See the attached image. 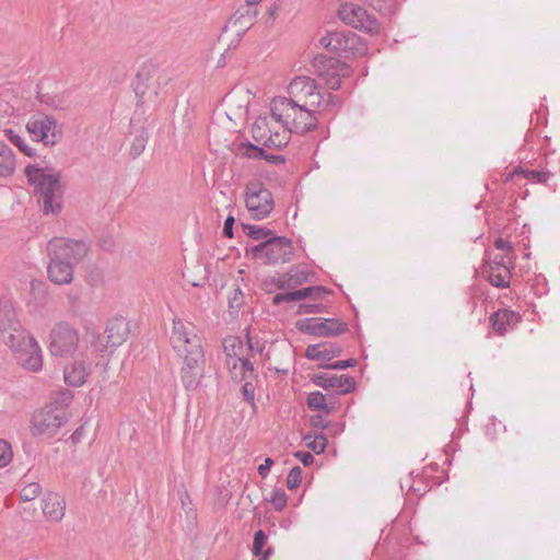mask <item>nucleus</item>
<instances>
[{
    "mask_svg": "<svg viewBox=\"0 0 560 560\" xmlns=\"http://www.w3.org/2000/svg\"><path fill=\"white\" fill-rule=\"evenodd\" d=\"M89 247L82 241L55 237L47 244L49 264L48 278L56 284H69L73 279V268L88 254Z\"/></svg>",
    "mask_w": 560,
    "mask_h": 560,
    "instance_id": "nucleus-1",
    "label": "nucleus"
},
{
    "mask_svg": "<svg viewBox=\"0 0 560 560\" xmlns=\"http://www.w3.org/2000/svg\"><path fill=\"white\" fill-rule=\"evenodd\" d=\"M25 176L28 183L34 186L37 202L43 213H59L62 201L60 173L49 167L27 165L25 167Z\"/></svg>",
    "mask_w": 560,
    "mask_h": 560,
    "instance_id": "nucleus-2",
    "label": "nucleus"
},
{
    "mask_svg": "<svg viewBox=\"0 0 560 560\" xmlns=\"http://www.w3.org/2000/svg\"><path fill=\"white\" fill-rule=\"evenodd\" d=\"M289 95L299 107L318 108L330 110L336 107L339 100L331 93L323 94L314 79L310 77H296L288 88Z\"/></svg>",
    "mask_w": 560,
    "mask_h": 560,
    "instance_id": "nucleus-3",
    "label": "nucleus"
},
{
    "mask_svg": "<svg viewBox=\"0 0 560 560\" xmlns=\"http://www.w3.org/2000/svg\"><path fill=\"white\" fill-rule=\"evenodd\" d=\"M171 343L182 359H205L201 338L191 323L175 318L173 320Z\"/></svg>",
    "mask_w": 560,
    "mask_h": 560,
    "instance_id": "nucleus-4",
    "label": "nucleus"
},
{
    "mask_svg": "<svg viewBox=\"0 0 560 560\" xmlns=\"http://www.w3.org/2000/svg\"><path fill=\"white\" fill-rule=\"evenodd\" d=\"M5 340L19 365L24 370L37 373L43 369V352L35 337L27 331Z\"/></svg>",
    "mask_w": 560,
    "mask_h": 560,
    "instance_id": "nucleus-5",
    "label": "nucleus"
},
{
    "mask_svg": "<svg viewBox=\"0 0 560 560\" xmlns=\"http://www.w3.org/2000/svg\"><path fill=\"white\" fill-rule=\"evenodd\" d=\"M255 259H261L267 265L285 264L292 260L294 247L292 241L285 236H271L258 245L247 249Z\"/></svg>",
    "mask_w": 560,
    "mask_h": 560,
    "instance_id": "nucleus-6",
    "label": "nucleus"
},
{
    "mask_svg": "<svg viewBox=\"0 0 560 560\" xmlns=\"http://www.w3.org/2000/svg\"><path fill=\"white\" fill-rule=\"evenodd\" d=\"M67 421L68 413L65 408L48 405L33 413L30 431L35 438L51 439Z\"/></svg>",
    "mask_w": 560,
    "mask_h": 560,
    "instance_id": "nucleus-7",
    "label": "nucleus"
},
{
    "mask_svg": "<svg viewBox=\"0 0 560 560\" xmlns=\"http://www.w3.org/2000/svg\"><path fill=\"white\" fill-rule=\"evenodd\" d=\"M25 128L33 141L42 142L45 147L56 145L62 137L58 120L43 113L31 116Z\"/></svg>",
    "mask_w": 560,
    "mask_h": 560,
    "instance_id": "nucleus-8",
    "label": "nucleus"
},
{
    "mask_svg": "<svg viewBox=\"0 0 560 560\" xmlns=\"http://www.w3.org/2000/svg\"><path fill=\"white\" fill-rule=\"evenodd\" d=\"M79 346V332L67 322L56 323L49 332L48 350L52 357H70Z\"/></svg>",
    "mask_w": 560,
    "mask_h": 560,
    "instance_id": "nucleus-9",
    "label": "nucleus"
},
{
    "mask_svg": "<svg viewBox=\"0 0 560 560\" xmlns=\"http://www.w3.org/2000/svg\"><path fill=\"white\" fill-rule=\"evenodd\" d=\"M319 43L325 49L341 57L364 55L366 51L361 37L350 31L328 32L326 36L319 39Z\"/></svg>",
    "mask_w": 560,
    "mask_h": 560,
    "instance_id": "nucleus-10",
    "label": "nucleus"
},
{
    "mask_svg": "<svg viewBox=\"0 0 560 560\" xmlns=\"http://www.w3.org/2000/svg\"><path fill=\"white\" fill-rule=\"evenodd\" d=\"M245 206L253 219L262 220L275 208L272 194L262 184L250 183L246 186Z\"/></svg>",
    "mask_w": 560,
    "mask_h": 560,
    "instance_id": "nucleus-11",
    "label": "nucleus"
},
{
    "mask_svg": "<svg viewBox=\"0 0 560 560\" xmlns=\"http://www.w3.org/2000/svg\"><path fill=\"white\" fill-rule=\"evenodd\" d=\"M338 14L343 23L361 32L374 35L381 30L376 18L359 4L345 3L340 5Z\"/></svg>",
    "mask_w": 560,
    "mask_h": 560,
    "instance_id": "nucleus-12",
    "label": "nucleus"
},
{
    "mask_svg": "<svg viewBox=\"0 0 560 560\" xmlns=\"http://www.w3.org/2000/svg\"><path fill=\"white\" fill-rule=\"evenodd\" d=\"M315 73L325 82L328 89L339 90L341 77L348 73V66L334 57L317 55L313 60Z\"/></svg>",
    "mask_w": 560,
    "mask_h": 560,
    "instance_id": "nucleus-13",
    "label": "nucleus"
},
{
    "mask_svg": "<svg viewBox=\"0 0 560 560\" xmlns=\"http://www.w3.org/2000/svg\"><path fill=\"white\" fill-rule=\"evenodd\" d=\"M298 329L315 337H335L348 330V325L338 318H305L299 320Z\"/></svg>",
    "mask_w": 560,
    "mask_h": 560,
    "instance_id": "nucleus-14",
    "label": "nucleus"
},
{
    "mask_svg": "<svg viewBox=\"0 0 560 560\" xmlns=\"http://www.w3.org/2000/svg\"><path fill=\"white\" fill-rule=\"evenodd\" d=\"M0 331L3 335V341L14 339L16 335H23L26 330L16 318L12 303L8 300L0 301Z\"/></svg>",
    "mask_w": 560,
    "mask_h": 560,
    "instance_id": "nucleus-15",
    "label": "nucleus"
},
{
    "mask_svg": "<svg viewBox=\"0 0 560 560\" xmlns=\"http://www.w3.org/2000/svg\"><path fill=\"white\" fill-rule=\"evenodd\" d=\"M180 380L187 390H195L205 374V359H182Z\"/></svg>",
    "mask_w": 560,
    "mask_h": 560,
    "instance_id": "nucleus-16",
    "label": "nucleus"
},
{
    "mask_svg": "<svg viewBox=\"0 0 560 560\" xmlns=\"http://www.w3.org/2000/svg\"><path fill=\"white\" fill-rule=\"evenodd\" d=\"M314 383L325 389H332L338 394H347L354 389L355 381L349 375H335L323 373L315 375Z\"/></svg>",
    "mask_w": 560,
    "mask_h": 560,
    "instance_id": "nucleus-17",
    "label": "nucleus"
},
{
    "mask_svg": "<svg viewBox=\"0 0 560 560\" xmlns=\"http://www.w3.org/2000/svg\"><path fill=\"white\" fill-rule=\"evenodd\" d=\"M316 108L296 106L294 114L289 120V130L301 135L307 133L316 128L317 119L314 116Z\"/></svg>",
    "mask_w": 560,
    "mask_h": 560,
    "instance_id": "nucleus-18",
    "label": "nucleus"
},
{
    "mask_svg": "<svg viewBox=\"0 0 560 560\" xmlns=\"http://www.w3.org/2000/svg\"><path fill=\"white\" fill-rule=\"evenodd\" d=\"M42 510L48 522L59 523L66 514V501L57 492H48L42 500Z\"/></svg>",
    "mask_w": 560,
    "mask_h": 560,
    "instance_id": "nucleus-19",
    "label": "nucleus"
},
{
    "mask_svg": "<svg viewBox=\"0 0 560 560\" xmlns=\"http://www.w3.org/2000/svg\"><path fill=\"white\" fill-rule=\"evenodd\" d=\"M105 334L107 346L117 348L128 338L129 323L124 317H115L108 322Z\"/></svg>",
    "mask_w": 560,
    "mask_h": 560,
    "instance_id": "nucleus-20",
    "label": "nucleus"
},
{
    "mask_svg": "<svg viewBox=\"0 0 560 560\" xmlns=\"http://www.w3.org/2000/svg\"><path fill=\"white\" fill-rule=\"evenodd\" d=\"M296 105L292 102L291 97L277 96L270 103L271 117L283 128H289V120L291 115L294 114Z\"/></svg>",
    "mask_w": 560,
    "mask_h": 560,
    "instance_id": "nucleus-21",
    "label": "nucleus"
},
{
    "mask_svg": "<svg viewBox=\"0 0 560 560\" xmlns=\"http://www.w3.org/2000/svg\"><path fill=\"white\" fill-rule=\"evenodd\" d=\"M341 352L342 348L335 342H320L307 346L305 357L313 361H330Z\"/></svg>",
    "mask_w": 560,
    "mask_h": 560,
    "instance_id": "nucleus-22",
    "label": "nucleus"
},
{
    "mask_svg": "<svg viewBox=\"0 0 560 560\" xmlns=\"http://www.w3.org/2000/svg\"><path fill=\"white\" fill-rule=\"evenodd\" d=\"M248 348H245L242 339L240 337L230 336L223 340V349L224 353L231 362L240 361L241 359L246 358L245 352L247 350L252 351L254 346L252 343V339L247 337Z\"/></svg>",
    "mask_w": 560,
    "mask_h": 560,
    "instance_id": "nucleus-23",
    "label": "nucleus"
},
{
    "mask_svg": "<svg viewBox=\"0 0 560 560\" xmlns=\"http://www.w3.org/2000/svg\"><path fill=\"white\" fill-rule=\"evenodd\" d=\"M89 375L88 365L84 361H74L63 370L65 382L73 387L82 386Z\"/></svg>",
    "mask_w": 560,
    "mask_h": 560,
    "instance_id": "nucleus-24",
    "label": "nucleus"
},
{
    "mask_svg": "<svg viewBox=\"0 0 560 560\" xmlns=\"http://www.w3.org/2000/svg\"><path fill=\"white\" fill-rule=\"evenodd\" d=\"M491 327L500 335L506 332L508 327L515 325L520 320V315L510 310H499L490 318Z\"/></svg>",
    "mask_w": 560,
    "mask_h": 560,
    "instance_id": "nucleus-25",
    "label": "nucleus"
},
{
    "mask_svg": "<svg viewBox=\"0 0 560 560\" xmlns=\"http://www.w3.org/2000/svg\"><path fill=\"white\" fill-rule=\"evenodd\" d=\"M308 279V272L305 269L293 267L289 272L280 276L276 281V285L280 290H291L303 284Z\"/></svg>",
    "mask_w": 560,
    "mask_h": 560,
    "instance_id": "nucleus-26",
    "label": "nucleus"
},
{
    "mask_svg": "<svg viewBox=\"0 0 560 560\" xmlns=\"http://www.w3.org/2000/svg\"><path fill=\"white\" fill-rule=\"evenodd\" d=\"M226 364L230 366L232 377L240 382L252 381L254 377V366L253 363L247 359H241L240 361L231 362L226 361Z\"/></svg>",
    "mask_w": 560,
    "mask_h": 560,
    "instance_id": "nucleus-27",
    "label": "nucleus"
},
{
    "mask_svg": "<svg viewBox=\"0 0 560 560\" xmlns=\"http://www.w3.org/2000/svg\"><path fill=\"white\" fill-rule=\"evenodd\" d=\"M16 167V159L13 150L4 142L0 141V177L13 175Z\"/></svg>",
    "mask_w": 560,
    "mask_h": 560,
    "instance_id": "nucleus-28",
    "label": "nucleus"
},
{
    "mask_svg": "<svg viewBox=\"0 0 560 560\" xmlns=\"http://www.w3.org/2000/svg\"><path fill=\"white\" fill-rule=\"evenodd\" d=\"M512 269L500 268V267H487L486 272L489 282L495 287L505 289L510 287Z\"/></svg>",
    "mask_w": 560,
    "mask_h": 560,
    "instance_id": "nucleus-29",
    "label": "nucleus"
},
{
    "mask_svg": "<svg viewBox=\"0 0 560 560\" xmlns=\"http://www.w3.org/2000/svg\"><path fill=\"white\" fill-rule=\"evenodd\" d=\"M517 175H523L528 182L534 184H545L552 176V174L547 171L524 170L522 167H516L512 172V176Z\"/></svg>",
    "mask_w": 560,
    "mask_h": 560,
    "instance_id": "nucleus-30",
    "label": "nucleus"
},
{
    "mask_svg": "<svg viewBox=\"0 0 560 560\" xmlns=\"http://www.w3.org/2000/svg\"><path fill=\"white\" fill-rule=\"evenodd\" d=\"M291 139V131L287 128L283 129L282 132H275L267 135L266 140H264L262 147L269 149H282L287 147Z\"/></svg>",
    "mask_w": 560,
    "mask_h": 560,
    "instance_id": "nucleus-31",
    "label": "nucleus"
},
{
    "mask_svg": "<svg viewBox=\"0 0 560 560\" xmlns=\"http://www.w3.org/2000/svg\"><path fill=\"white\" fill-rule=\"evenodd\" d=\"M5 137L8 140L16 145L21 152H23L25 155L32 158L35 155L36 151L35 149L31 148L25 140L20 136L15 130L13 129H4L3 130Z\"/></svg>",
    "mask_w": 560,
    "mask_h": 560,
    "instance_id": "nucleus-32",
    "label": "nucleus"
},
{
    "mask_svg": "<svg viewBox=\"0 0 560 560\" xmlns=\"http://www.w3.org/2000/svg\"><path fill=\"white\" fill-rule=\"evenodd\" d=\"M258 11L257 9L252 8L247 3L237 9V11L234 13V15L230 19V24L233 26H237L238 23L242 22V19H247V22L249 25H253L255 18L257 16Z\"/></svg>",
    "mask_w": 560,
    "mask_h": 560,
    "instance_id": "nucleus-33",
    "label": "nucleus"
},
{
    "mask_svg": "<svg viewBox=\"0 0 560 560\" xmlns=\"http://www.w3.org/2000/svg\"><path fill=\"white\" fill-rule=\"evenodd\" d=\"M37 98L42 104H45L52 109L63 110V109L68 108L67 101L61 95H52L49 93H43V94H38Z\"/></svg>",
    "mask_w": 560,
    "mask_h": 560,
    "instance_id": "nucleus-34",
    "label": "nucleus"
},
{
    "mask_svg": "<svg viewBox=\"0 0 560 560\" xmlns=\"http://www.w3.org/2000/svg\"><path fill=\"white\" fill-rule=\"evenodd\" d=\"M244 230L246 231V234L256 241L260 240H268L269 237L273 236V232L269 229L258 226V225H252V224H243Z\"/></svg>",
    "mask_w": 560,
    "mask_h": 560,
    "instance_id": "nucleus-35",
    "label": "nucleus"
},
{
    "mask_svg": "<svg viewBox=\"0 0 560 560\" xmlns=\"http://www.w3.org/2000/svg\"><path fill=\"white\" fill-rule=\"evenodd\" d=\"M268 127V120L267 117H258L255 122L253 124V137L254 139L260 143L264 144V140L267 138L266 129Z\"/></svg>",
    "mask_w": 560,
    "mask_h": 560,
    "instance_id": "nucleus-36",
    "label": "nucleus"
},
{
    "mask_svg": "<svg viewBox=\"0 0 560 560\" xmlns=\"http://www.w3.org/2000/svg\"><path fill=\"white\" fill-rule=\"evenodd\" d=\"M307 406L312 410H326L330 411V408L327 407L326 397L320 392H313L307 397Z\"/></svg>",
    "mask_w": 560,
    "mask_h": 560,
    "instance_id": "nucleus-37",
    "label": "nucleus"
},
{
    "mask_svg": "<svg viewBox=\"0 0 560 560\" xmlns=\"http://www.w3.org/2000/svg\"><path fill=\"white\" fill-rule=\"evenodd\" d=\"M42 493V486L38 482H28L20 491L21 500L27 502L36 499Z\"/></svg>",
    "mask_w": 560,
    "mask_h": 560,
    "instance_id": "nucleus-38",
    "label": "nucleus"
},
{
    "mask_svg": "<svg viewBox=\"0 0 560 560\" xmlns=\"http://www.w3.org/2000/svg\"><path fill=\"white\" fill-rule=\"evenodd\" d=\"M311 438H312L311 435L304 436L307 447H310L316 454L323 453L326 450L327 443H328L326 436L323 434H319V435H315L312 440H311Z\"/></svg>",
    "mask_w": 560,
    "mask_h": 560,
    "instance_id": "nucleus-39",
    "label": "nucleus"
},
{
    "mask_svg": "<svg viewBox=\"0 0 560 560\" xmlns=\"http://www.w3.org/2000/svg\"><path fill=\"white\" fill-rule=\"evenodd\" d=\"M257 147L258 145L253 144L252 142H240V143L235 144V154L237 156L255 160Z\"/></svg>",
    "mask_w": 560,
    "mask_h": 560,
    "instance_id": "nucleus-40",
    "label": "nucleus"
},
{
    "mask_svg": "<svg viewBox=\"0 0 560 560\" xmlns=\"http://www.w3.org/2000/svg\"><path fill=\"white\" fill-rule=\"evenodd\" d=\"M325 289L323 287H307L303 288L301 290L292 291L293 301H301L307 298L313 296L314 294L319 295L320 293H324Z\"/></svg>",
    "mask_w": 560,
    "mask_h": 560,
    "instance_id": "nucleus-41",
    "label": "nucleus"
},
{
    "mask_svg": "<svg viewBox=\"0 0 560 560\" xmlns=\"http://www.w3.org/2000/svg\"><path fill=\"white\" fill-rule=\"evenodd\" d=\"M267 535L262 529H259L255 533L252 552L254 556H260L262 553L264 547L267 542Z\"/></svg>",
    "mask_w": 560,
    "mask_h": 560,
    "instance_id": "nucleus-42",
    "label": "nucleus"
},
{
    "mask_svg": "<svg viewBox=\"0 0 560 560\" xmlns=\"http://www.w3.org/2000/svg\"><path fill=\"white\" fill-rule=\"evenodd\" d=\"M271 502L277 511H282L288 502V497L283 489H275L272 492V497L268 500Z\"/></svg>",
    "mask_w": 560,
    "mask_h": 560,
    "instance_id": "nucleus-43",
    "label": "nucleus"
},
{
    "mask_svg": "<svg viewBox=\"0 0 560 560\" xmlns=\"http://www.w3.org/2000/svg\"><path fill=\"white\" fill-rule=\"evenodd\" d=\"M302 481V469L299 466H294L288 474L287 487L290 490H294L300 487Z\"/></svg>",
    "mask_w": 560,
    "mask_h": 560,
    "instance_id": "nucleus-44",
    "label": "nucleus"
},
{
    "mask_svg": "<svg viewBox=\"0 0 560 560\" xmlns=\"http://www.w3.org/2000/svg\"><path fill=\"white\" fill-rule=\"evenodd\" d=\"M514 257L511 255H495L487 267L514 268Z\"/></svg>",
    "mask_w": 560,
    "mask_h": 560,
    "instance_id": "nucleus-45",
    "label": "nucleus"
},
{
    "mask_svg": "<svg viewBox=\"0 0 560 560\" xmlns=\"http://www.w3.org/2000/svg\"><path fill=\"white\" fill-rule=\"evenodd\" d=\"M12 460L11 445L0 439V468L5 467Z\"/></svg>",
    "mask_w": 560,
    "mask_h": 560,
    "instance_id": "nucleus-46",
    "label": "nucleus"
},
{
    "mask_svg": "<svg viewBox=\"0 0 560 560\" xmlns=\"http://www.w3.org/2000/svg\"><path fill=\"white\" fill-rule=\"evenodd\" d=\"M145 143H147V138H144L143 136L136 137L131 144V148H130V154L133 158L139 156L144 151Z\"/></svg>",
    "mask_w": 560,
    "mask_h": 560,
    "instance_id": "nucleus-47",
    "label": "nucleus"
},
{
    "mask_svg": "<svg viewBox=\"0 0 560 560\" xmlns=\"http://www.w3.org/2000/svg\"><path fill=\"white\" fill-rule=\"evenodd\" d=\"M67 301H68L69 311L72 314L77 315L81 308V300H80L79 294L75 292H69L67 294Z\"/></svg>",
    "mask_w": 560,
    "mask_h": 560,
    "instance_id": "nucleus-48",
    "label": "nucleus"
},
{
    "mask_svg": "<svg viewBox=\"0 0 560 560\" xmlns=\"http://www.w3.org/2000/svg\"><path fill=\"white\" fill-rule=\"evenodd\" d=\"M242 393L244 399L247 402H249L250 405H255V386L252 383V381L244 382V385L242 386Z\"/></svg>",
    "mask_w": 560,
    "mask_h": 560,
    "instance_id": "nucleus-49",
    "label": "nucleus"
},
{
    "mask_svg": "<svg viewBox=\"0 0 560 560\" xmlns=\"http://www.w3.org/2000/svg\"><path fill=\"white\" fill-rule=\"evenodd\" d=\"M323 308L322 304L317 303H303L299 306L298 314H315L319 313Z\"/></svg>",
    "mask_w": 560,
    "mask_h": 560,
    "instance_id": "nucleus-50",
    "label": "nucleus"
},
{
    "mask_svg": "<svg viewBox=\"0 0 560 560\" xmlns=\"http://www.w3.org/2000/svg\"><path fill=\"white\" fill-rule=\"evenodd\" d=\"M358 364V361L355 359H348L342 361H337L334 363H330L326 365L327 369L331 370H346L348 368H353Z\"/></svg>",
    "mask_w": 560,
    "mask_h": 560,
    "instance_id": "nucleus-51",
    "label": "nucleus"
},
{
    "mask_svg": "<svg viewBox=\"0 0 560 560\" xmlns=\"http://www.w3.org/2000/svg\"><path fill=\"white\" fill-rule=\"evenodd\" d=\"M494 247L497 249H500V250H503L505 252V254L509 256H513L514 255V248H513V244L509 241H505L501 237L497 238L494 241Z\"/></svg>",
    "mask_w": 560,
    "mask_h": 560,
    "instance_id": "nucleus-52",
    "label": "nucleus"
},
{
    "mask_svg": "<svg viewBox=\"0 0 560 560\" xmlns=\"http://www.w3.org/2000/svg\"><path fill=\"white\" fill-rule=\"evenodd\" d=\"M273 460L270 457H266L264 464L258 466L257 472L261 478H266L269 475L270 468Z\"/></svg>",
    "mask_w": 560,
    "mask_h": 560,
    "instance_id": "nucleus-53",
    "label": "nucleus"
},
{
    "mask_svg": "<svg viewBox=\"0 0 560 560\" xmlns=\"http://www.w3.org/2000/svg\"><path fill=\"white\" fill-rule=\"evenodd\" d=\"M290 296H292V291L291 292H285V293H277L272 298V303L275 305H280L281 303H284V302H294L293 298H290Z\"/></svg>",
    "mask_w": 560,
    "mask_h": 560,
    "instance_id": "nucleus-54",
    "label": "nucleus"
},
{
    "mask_svg": "<svg viewBox=\"0 0 560 560\" xmlns=\"http://www.w3.org/2000/svg\"><path fill=\"white\" fill-rule=\"evenodd\" d=\"M294 456L302 462L304 466H308L314 462V456L308 452L299 451L294 454Z\"/></svg>",
    "mask_w": 560,
    "mask_h": 560,
    "instance_id": "nucleus-55",
    "label": "nucleus"
},
{
    "mask_svg": "<svg viewBox=\"0 0 560 560\" xmlns=\"http://www.w3.org/2000/svg\"><path fill=\"white\" fill-rule=\"evenodd\" d=\"M234 218L232 215H229L223 225V235L231 238L233 237V225H234Z\"/></svg>",
    "mask_w": 560,
    "mask_h": 560,
    "instance_id": "nucleus-56",
    "label": "nucleus"
},
{
    "mask_svg": "<svg viewBox=\"0 0 560 560\" xmlns=\"http://www.w3.org/2000/svg\"><path fill=\"white\" fill-rule=\"evenodd\" d=\"M311 423L313 427L315 428H322V429H326L328 423L325 421V419L323 418V416L320 415H315L311 418Z\"/></svg>",
    "mask_w": 560,
    "mask_h": 560,
    "instance_id": "nucleus-57",
    "label": "nucleus"
},
{
    "mask_svg": "<svg viewBox=\"0 0 560 560\" xmlns=\"http://www.w3.org/2000/svg\"><path fill=\"white\" fill-rule=\"evenodd\" d=\"M267 162H269L271 164H275V165H278V164H283L285 162V159L281 154H270L269 153Z\"/></svg>",
    "mask_w": 560,
    "mask_h": 560,
    "instance_id": "nucleus-58",
    "label": "nucleus"
},
{
    "mask_svg": "<svg viewBox=\"0 0 560 560\" xmlns=\"http://www.w3.org/2000/svg\"><path fill=\"white\" fill-rule=\"evenodd\" d=\"M264 148L265 147H257V152H256V159L255 160H265V161H267L269 153H267Z\"/></svg>",
    "mask_w": 560,
    "mask_h": 560,
    "instance_id": "nucleus-59",
    "label": "nucleus"
},
{
    "mask_svg": "<svg viewBox=\"0 0 560 560\" xmlns=\"http://www.w3.org/2000/svg\"><path fill=\"white\" fill-rule=\"evenodd\" d=\"M82 433H83V427L78 428V429L73 432V434H72V436H71L72 441H73L74 443L79 442V441H80V439H81Z\"/></svg>",
    "mask_w": 560,
    "mask_h": 560,
    "instance_id": "nucleus-60",
    "label": "nucleus"
},
{
    "mask_svg": "<svg viewBox=\"0 0 560 560\" xmlns=\"http://www.w3.org/2000/svg\"><path fill=\"white\" fill-rule=\"evenodd\" d=\"M273 547L269 546L266 549L262 550V553L260 556L266 557L268 560L273 555Z\"/></svg>",
    "mask_w": 560,
    "mask_h": 560,
    "instance_id": "nucleus-61",
    "label": "nucleus"
},
{
    "mask_svg": "<svg viewBox=\"0 0 560 560\" xmlns=\"http://www.w3.org/2000/svg\"><path fill=\"white\" fill-rule=\"evenodd\" d=\"M237 26H240L241 30H247L252 25L248 24L247 19H242V22L238 23Z\"/></svg>",
    "mask_w": 560,
    "mask_h": 560,
    "instance_id": "nucleus-62",
    "label": "nucleus"
},
{
    "mask_svg": "<svg viewBox=\"0 0 560 560\" xmlns=\"http://www.w3.org/2000/svg\"><path fill=\"white\" fill-rule=\"evenodd\" d=\"M277 11H278V5L277 4H273V5L270 7V15H271L272 19L276 18Z\"/></svg>",
    "mask_w": 560,
    "mask_h": 560,
    "instance_id": "nucleus-63",
    "label": "nucleus"
},
{
    "mask_svg": "<svg viewBox=\"0 0 560 560\" xmlns=\"http://www.w3.org/2000/svg\"><path fill=\"white\" fill-rule=\"evenodd\" d=\"M262 0H245V2L250 5L252 8L254 5H257L258 3H260Z\"/></svg>",
    "mask_w": 560,
    "mask_h": 560,
    "instance_id": "nucleus-64",
    "label": "nucleus"
}]
</instances>
